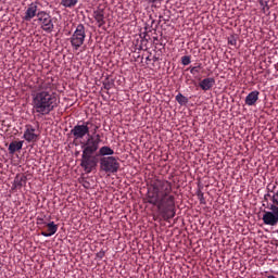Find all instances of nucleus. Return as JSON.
<instances>
[{
  "mask_svg": "<svg viewBox=\"0 0 278 278\" xmlns=\"http://www.w3.org/2000/svg\"><path fill=\"white\" fill-rule=\"evenodd\" d=\"M146 201L157 207L164 220L175 218V195H173L170 181L160 178L152 179L148 186Z\"/></svg>",
  "mask_w": 278,
  "mask_h": 278,
  "instance_id": "nucleus-1",
  "label": "nucleus"
},
{
  "mask_svg": "<svg viewBox=\"0 0 278 278\" xmlns=\"http://www.w3.org/2000/svg\"><path fill=\"white\" fill-rule=\"evenodd\" d=\"M92 123L84 122L83 124H77L71 130V135L74 140H83L88 136L86 142L81 143L83 154L80 159V166L84 168L85 173L90 174L97 164H99V159H97V151H99V144H101V135H90V126Z\"/></svg>",
  "mask_w": 278,
  "mask_h": 278,
  "instance_id": "nucleus-2",
  "label": "nucleus"
},
{
  "mask_svg": "<svg viewBox=\"0 0 278 278\" xmlns=\"http://www.w3.org/2000/svg\"><path fill=\"white\" fill-rule=\"evenodd\" d=\"M37 92L33 93V110L40 114V116H47L58 108V97L55 93L49 91L51 84L38 79L37 85L35 86Z\"/></svg>",
  "mask_w": 278,
  "mask_h": 278,
  "instance_id": "nucleus-3",
  "label": "nucleus"
},
{
  "mask_svg": "<svg viewBox=\"0 0 278 278\" xmlns=\"http://www.w3.org/2000/svg\"><path fill=\"white\" fill-rule=\"evenodd\" d=\"M70 42L74 51H78L79 48L86 42V26L78 24L75 31L70 38Z\"/></svg>",
  "mask_w": 278,
  "mask_h": 278,
  "instance_id": "nucleus-4",
  "label": "nucleus"
},
{
  "mask_svg": "<svg viewBox=\"0 0 278 278\" xmlns=\"http://www.w3.org/2000/svg\"><path fill=\"white\" fill-rule=\"evenodd\" d=\"M118 168H121V163H118L115 156H103L100 159V170L103 173L115 175V173H118Z\"/></svg>",
  "mask_w": 278,
  "mask_h": 278,
  "instance_id": "nucleus-5",
  "label": "nucleus"
},
{
  "mask_svg": "<svg viewBox=\"0 0 278 278\" xmlns=\"http://www.w3.org/2000/svg\"><path fill=\"white\" fill-rule=\"evenodd\" d=\"M38 23L40 28L47 34H51L53 29H55V25L53 24V18L46 11H39L37 13Z\"/></svg>",
  "mask_w": 278,
  "mask_h": 278,
  "instance_id": "nucleus-6",
  "label": "nucleus"
},
{
  "mask_svg": "<svg viewBox=\"0 0 278 278\" xmlns=\"http://www.w3.org/2000/svg\"><path fill=\"white\" fill-rule=\"evenodd\" d=\"M270 211H265L263 214V223L264 225H268L269 227H277L278 225V207L269 206Z\"/></svg>",
  "mask_w": 278,
  "mask_h": 278,
  "instance_id": "nucleus-7",
  "label": "nucleus"
},
{
  "mask_svg": "<svg viewBox=\"0 0 278 278\" xmlns=\"http://www.w3.org/2000/svg\"><path fill=\"white\" fill-rule=\"evenodd\" d=\"M23 138L24 140H26V142H36L38 140V134H36V127L31 126V124H27L25 126Z\"/></svg>",
  "mask_w": 278,
  "mask_h": 278,
  "instance_id": "nucleus-8",
  "label": "nucleus"
},
{
  "mask_svg": "<svg viewBox=\"0 0 278 278\" xmlns=\"http://www.w3.org/2000/svg\"><path fill=\"white\" fill-rule=\"evenodd\" d=\"M35 16H38V2H31L28 8L26 9L25 15L23 17V21H31V18H35Z\"/></svg>",
  "mask_w": 278,
  "mask_h": 278,
  "instance_id": "nucleus-9",
  "label": "nucleus"
},
{
  "mask_svg": "<svg viewBox=\"0 0 278 278\" xmlns=\"http://www.w3.org/2000/svg\"><path fill=\"white\" fill-rule=\"evenodd\" d=\"M214 86H216V79H214V77L204 78L199 83V87L204 92H207V90H212Z\"/></svg>",
  "mask_w": 278,
  "mask_h": 278,
  "instance_id": "nucleus-10",
  "label": "nucleus"
},
{
  "mask_svg": "<svg viewBox=\"0 0 278 278\" xmlns=\"http://www.w3.org/2000/svg\"><path fill=\"white\" fill-rule=\"evenodd\" d=\"M47 230L41 231V236L43 238H51V236H55L58 233V225H55V222H50L46 224Z\"/></svg>",
  "mask_w": 278,
  "mask_h": 278,
  "instance_id": "nucleus-11",
  "label": "nucleus"
},
{
  "mask_svg": "<svg viewBox=\"0 0 278 278\" xmlns=\"http://www.w3.org/2000/svg\"><path fill=\"white\" fill-rule=\"evenodd\" d=\"M93 18L97 21L98 27H103L105 25V11L103 9L93 11Z\"/></svg>",
  "mask_w": 278,
  "mask_h": 278,
  "instance_id": "nucleus-12",
  "label": "nucleus"
},
{
  "mask_svg": "<svg viewBox=\"0 0 278 278\" xmlns=\"http://www.w3.org/2000/svg\"><path fill=\"white\" fill-rule=\"evenodd\" d=\"M257 101H260V91H257V90L250 92L245 97V105H249L250 108L255 105L257 103Z\"/></svg>",
  "mask_w": 278,
  "mask_h": 278,
  "instance_id": "nucleus-13",
  "label": "nucleus"
},
{
  "mask_svg": "<svg viewBox=\"0 0 278 278\" xmlns=\"http://www.w3.org/2000/svg\"><path fill=\"white\" fill-rule=\"evenodd\" d=\"M24 141H12L9 144V153L10 155H14L16 151H21L23 149Z\"/></svg>",
  "mask_w": 278,
  "mask_h": 278,
  "instance_id": "nucleus-14",
  "label": "nucleus"
},
{
  "mask_svg": "<svg viewBox=\"0 0 278 278\" xmlns=\"http://www.w3.org/2000/svg\"><path fill=\"white\" fill-rule=\"evenodd\" d=\"M27 184V176H16L14 179V186L15 188H23V186H26Z\"/></svg>",
  "mask_w": 278,
  "mask_h": 278,
  "instance_id": "nucleus-15",
  "label": "nucleus"
},
{
  "mask_svg": "<svg viewBox=\"0 0 278 278\" xmlns=\"http://www.w3.org/2000/svg\"><path fill=\"white\" fill-rule=\"evenodd\" d=\"M99 155L105 157V155H114V150L108 146H103L99 149Z\"/></svg>",
  "mask_w": 278,
  "mask_h": 278,
  "instance_id": "nucleus-16",
  "label": "nucleus"
},
{
  "mask_svg": "<svg viewBox=\"0 0 278 278\" xmlns=\"http://www.w3.org/2000/svg\"><path fill=\"white\" fill-rule=\"evenodd\" d=\"M79 3V0H61V5L63 8H68L70 10H73L75 5Z\"/></svg>",
  "mask_w": 278,
  "mask_h": 278,
  "instance_id": "nucleus-17",
  "label": "nucleus"
},
{
  "mask_svg": "<svg viewBox=\"0 0 278 278\" xmlns=\"http://www.w3.org/2000/svg\"><path fill=\"white\" fill-rule=\"evenodd\" d=\"M270 2V0H260L258 3L262 8V12H264V14H266V12H268V10H270V7L268 5V3Z\"/></svg>",
  "mask_w": 278,
  "mask_h": 278,
  "instance_id": "nucleus-18",
  "label": "nucleus"
},
{
  "mask_svg": "<svg viewBox=\"0 0 278 278\" xmlns=\"http://www.w3.org/2000/svg\"><path fill=\"white\" fill-rule=\"evenodd\" d=\"M176 101L177 103H179V105H186L188 104V98L181 93H178L176 96Z\"/></svg>",
  "mask_w": 278,
  "mask_h": 278,
  "instance_id": "nucleus-19",
  "label": "nucleus"
},
{
  "mask_svg": "<svg viewBox=\"0 0 278 278\" xmlns=\"http://www.w3.org/2000/svg\"><path fill=\"white\" fill-rule=\"evenodd\" d=\"M203 68V65L199 63L197 66L189 67V71L191 75H199L201 73V70Z\"/></svg>",
  "mask_w": 278,
  "mask_h": 278,
  "instance_id": "nucleus-20",
  "label": "nucleus"
},
{
  "mask_svg": "<svg viewBox=\"0 0 278 278\" xmlns=\"http://www.w3.org/2000/svg\"><path fill=\"white\" fill-rule=\"evenodd\" d=\"M191 62H192V58L190 55L181 56V65L182 66H188L189 64H191Z\"/></svg>",
  "mask_w": 278,
  "mask_h": 278,
  "instance_id": "nucleus-21",
  "label": "nucleus"
},
{
  "mask_svg": "<svg viewBox=\"0 0 278 278\" xmlns=\"http://www.w3.org/2000/svg\"><path fill=\"white\" fill-rule=\"evenodd\" d=\"M197 197H198L200 203H202L203 205H205V197H204L203 191L199 190V191L197 192Z\"/></svg>",
  "mask_w": 278,
  "mask_h": 278,
  "instance_id": "nucleus-22",
  "label": "nucleus"
},
{
  "mask_svg": "<svg viewBox=\"0 0 278 278\" xmlns=\"http://www.w3.org/2000/svg\"><path fill=\"white\" fill-rule=\"evenodd\" d=\"M228 45H231V47H236V45H238V39H236V36L228 37Z\"/></svg>",
  "mask_w": 278,
  "mask_h": 278,
  "instance_id": "nucleus-23",
  "label": "nucleus"
},
{
  "mask_svg": "<svg viewBox=\"0 0 278 278\" xmlns=\"http://www.w3.org/2000/svg\"><path fill=\"white\" fill-rule=\"evenodd\" d=\"M267 190L268 192H270L271 194H275V190H277V185H268L267 186Z\"/></svg>",
  "mask_w": 278,
  "mask_h": 278,
  "instance_id": "nucleus-24",
  "label": "nucleus"
},
{
  "mask_svg": "<svg viewBox=\"0 0 278 278\" xmlns=\"http://www.w3.org/2000/svg\"><path fill=\"white\" fill-rule=\"evenodd\" d=\"M96 257H98V260H103V257H105V251L101 250L96 254Z\"/></svg>",
  "mask_w": 278,
  "mask_h": 278,
  "instance_id": "nucleus-25",
  "label": "nucleus"
},
{
  "mask_svg": "<svg viewBox=\"0 0 278 278\" xmlns=\"http://www.w3.org/2000/svg\"><path fill=\"white\" fill-rule=\"evenodd\" d=\"M104 86V90H110V88H112V84L110 83H103Z\"/></svg>",
  "mask_w": 278,
  "mask_h": 278,
  "instance_id": "nucleus-26",
  "label": "nucleus"
},
{
  "mask_svg": "<svg viewBox=\"0 0 278 278\" xmlns=\"http://www.w3.org/2000/svg\"><path fill=\"white\" fill-rule=\"evenodd\" d=\"M270 197H273V193H270V192L268 191V193L265 194V197H264L265 201H268V199H269V201H270Z\"/></svg>",
  "mask_w": 278,
  "mask_h": 278,
  "instance_id": "nucleus-27",
  "label": "nucleus"
},
{
  "mask_svg": "<svg viewBox=\"0 0 278 278\" xmlns=\"http://www.w3.org/2000/svg\"><path fill=\"white\" fill-rule=\"evenodd\" d=\"M99 130V126H94L93 127V129H92V134H93V136H96L97 135V131Z\"/></svg>",
  "mask_w": 278,
  "mask_h": 278,
  "instance_id": "nucleus-28",
  "label": "nucleus"
},
{
  "mask_svg": "<svg viewBox=\"0 0 278 278\" xmlns=\"http://www.w3.org/2000/svg\"><path fill=\"white\" fill-rule=\"evenodd\" d=\"M146 1H148V3H152V4L157 3V0H146Z\"/></svg>",
  "mask_w": 278,
  "mask_h": 278,
  "instance_id": "nucleus-29",
  "label": "nucleus"
},
{
  "mask_svg": "<svg viewBox=\"0 0 278 278\" xmlns=\"http://www.w3.org/2000/svg\"><path fill=\"white\" fill-rule=\"evenodd\" d=\"M146 60H147V62H151V58L150 56H148Z\"/></svg>",
  "mask_w": 278,
  "mask_h": 278,
  "instance_id": "nucleus-30",
  "label": "nucleus"
},
{
  "mask_svg": "<svg viewBox=\"0 0 278 278\" xmlns=\"http://www.w3.org/2000/svg\"><path fill=\"white\" fill-rule=\"evenodd\" d=\"M267 278H277V277H275L274 275H270V276H268Z\"/></svg>",
  "mask_w": 278,
  "mask_h": 278,
  "instance_id": "nucleus-31",
  "label": "nucleus"
},
{
  "mask_svg": "<svg viewBox=\"0 0 278 278\" xmlns=\"http://www.w3.org/2000/svg\"><path fill=\"white\" fill-rule=\"evenodd\" d=\"M157 61V58H154V62H156Z\"/></svg>",
  "mask_w": 278,
  "mask_h": 278,
  "instance_id": "nucleus-32",
  "label": "nucleus"
}]
</instances>
